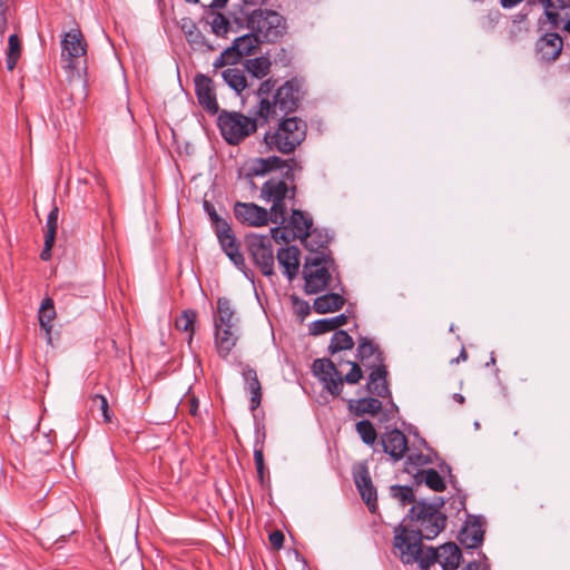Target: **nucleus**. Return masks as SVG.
I'll return each mask as SVG.
<instances>
[{
	"mask_svg": "<svg viewBox=\"0 0 570 570\" xmlns=\"http://www.w3.org/2000/svg\"><path fill=\"white\" fill-rule=\"evenodd\" d=\"M259 42L263 41L254 31H252L249 33L235 38L233 41V47L238 52L239 57L243 58L244 56L250 55L253 50L257 48Z\"/></svg>",
	"mask_w": 570,
	"mask_h": 570,
	"instance_id": "obj_34",
	"label": "nucleus"
},
{
	"mask_svg": "<svg viewBox=\"0 0 570 570\" xmlns=\"http://www.w3.org/2000/svg\"><path fill=\"white\" fill-rule=\"evenodd\" d=\"M53 243H55V239H51L49 242V237L45 236V247H43V249L40 253V258L42 261H48L50 258V256H51V248L53 246Z\"/></svg>",
	"mask_w": 570,
	"mask_h": 570,
	"instance_id": "obj_53",
	"label": "nucleus"
},
{
	"mask_svg": "<svg viewBox=\"0 0 570 570\" xmlns=\"http://www.w3.org/2000/svg\"><path fill=\"white\" fill-rule=\"evenodd\" d=\"M443 505L444 500L440 497L433 502L417 501L410 508L406 517L414 523L415 529L404 522L395 527L393 549L404 564L415 562L416 556L423 548V540H433L445 529L446 515L441 511Z\"/></svg>",
	"mask_w": 570,
	"mask_h": 570,
	"instance_id": "obj_1",
	"label": "nucleus"
},
{
	"mask_svg": "<svg viewBox=\"0 0 570 570\" xmlns=\"http://www.w3.org/2000/svg\"><path fill=\"white\" fill-rule=\"evenodd\" d=\"M357 357L366 367L383 364L382 353L380 352L379 346L367 337H360Z\"/></svg>",
	"mask_w": 570,
	"mask_h": 570,
	"instance_id": "obj_23",
	"label": "nucleus"
},
{
	"mask_svg": "<svg viewBox=\"0 0 570 570\" xmlns=\"http://www.w3.org/2000/svg\"><path fill=\"white\" fill-rule=\"evenodd\" d=\"M287 179L272 177L266 180L261 188V198L267 203H272L269 210L271 222L283 225L286 222L287 206L286 199H294L296 186L287 185Z\"/></svg>",
	"mask_w": 570,
	"mask_h": 570,
	"instance_id": "obj_5",
	"label": "nucleus"
},
{
	"mask_svg": "<svg viewBox=\"0 0 570 570\" xmlns=\"http://www.w3.org/2000/svg\"><path fill=\"white\" fill-rule=\"evenodd\" d=\"M345 304V298L336 293H327L315 298L313 308L318 314L334 313Z\"/></svg>",
	"mask_w": 570,
	"mask_h": 570,
	"instance_id": "obj_27",
	"label": "nucleus"
},
{
	"mask_svg": "<svg viewBox=\"0 0 570 570\" xmlns=\"http://www.w3.org/2000/svg\"><path fill=\"white\" fill-rule=\"evenodd\" d=\"M274 170H281L282 176L294 183L296 173L303 170L302 163L295 158L283 159L278 156H269L266 158H256L252 161L247 176H263Z\"/></svg>",
	"mask_w": 570,
	"mask_h": 570,
	"instance_id": "obj_11",
	"label": "nucleus"
},
{
	"mask_svg": "<svg viewBox=\"0 0 570 570\" xmlns=\"http://www.w3.org/2000/svg\"><path fill=\"white\" fill-rule=\"evenodd\" d=\"M235 311L232 307L230 301L226 297L217 299V316L215 317V325L230 327L236 325Z\"/></svg>",
	"mask_w": 570,
	"mask_h": 570,
	"instance_id": "obj_30",
	"label": "nucleus"
},
{
	"mask_svg": "<svg viewBox=\"0 0 570 570\" xmlns=\"http://www.w3.org/2000/svg\"><path fill=\"white\" fill-rule=\"evenodd\" d=\"M351 365L350 372L343 377L336 368L333 361L328 358H317L313 363V372L323 383L326 391L332 395L338 396L343 390V383L357 384L362 379L361 366L356 362H347Z\"/></svg>",
	"mask_w": 570,
	"mask_h": 570,
	"instance_id": "obj_6",
	"label": "nucleus"
},
{
	"mask_svg": "<svg viewBox=\"0 0 570 570\" xmlns=\"http://www.w3.org/2000/svg\"><path fill=\"white\" fill-rule=\"evenodd\" d=\"M254 461L256 465V471L261 481L264 479L265 464H264V454L263 446H255L254 449Z\"/></svg>",
	"mask_w": 570,
	"mask_h": 570,
	"instance_id": "obj_49",
	"label": "nucleus"
},
{
	"mask_svg": "<svg viewBox=\"0 0 570 570\" xmlns=\"http://www.w3.org/2000/svg\"><path fill=\"white\" fill-rule=\"evenodd\" d=\"M237 340V325H230V327L215 325V344L219 356L227 357Z\"/></svg>",
	"mask_w": 570,
	"mask_h": 570,
	"instance_id": "obj_20",
	"label": "nucleus"
},
{
	"mask_svg": "<svg viewBox=\"0 0 570 570\" xmlns=\"http://www.w3.org/2000/svg\"><path fill=\"white\" fill-rule=\"evenodd\" d=\"M240 57L236 49L232 46L227 47L213 63L214 69H220L228 65H236L240 61Z\"/></svg>",
	"mask_w": 570,
	"mask_h": 570,
	"instance_id": "obj_42",
	"label": "nucleus"
},
{
	"mask_svg": "<svg viewBox=\"0 0 570 570\" xmlns=\"http://www.w3.org/2000/svg\"><path fill=\"white\" fill-rule=\"evenodd\" d=\"M188 45L193 50L214 51L216 48L210 45L199 29L186 37Z\"/></svg>",
	"mask_w": 570,
	"mask_h": 570,
	"instance_id": "obj_43",
	"label": "nucleus"
},
{
	"mask_svg": "<svg viewBox=\"0 0 570 570\" xmlns=\"http://www.w3.org/2000/svg\"><path fill=\"white\" fill-rule=\"evenodd\" d=\"M522 1L523 0H500V3L503 8H513Z\"/></svg>",
	"mask_w": 570,
	"mask_h": 570,
	"instance_id": "obj_55",
	"label": "nucleus"
},
{
	"mask_svg": "<svg viewBox=\"0 0 570 570\" xmlns=\"http://www.w3.org/2000/svg\"><path fill=\"white\" fill-rule=\"evenodd\" d=\"M6 66L9 71H12L21 56V41L18 35L12 33L8 39V50L6 53Z\"/></svg>",
	"mask_w": 570,
	"mask_h": 570,
	"instance_id": "obj_37",
	"label": "nucleus"
},
{
	"mask_svg": "<svg viewBox=\"0 0 570 570\" xmlns=\"http://www.w3.org/2000/svg\"><path fill=\"white\" fill-rule=\"evenodd\" d=\"M228 0H213L210 7L213 8H224L227 4Z\"/></svg>",
	"mask_w": 570,
	"mask_h": 570,
	"instance_id": "obj_56",
	"label": "nucleus"
},
{
	"mask_svg": "<svg viewBox=\"0 0 570 570\" xmlns=\"http://www.w3.org/2000/svg\"><path fill=\"white\" fill-rule=\"evenodd\" d=\"M247 248L255 265L265 276L274 275V250L269 235L252 234L247 237Z\"/></svg>",
	"mask_w": 570,
	"mask_h": 570,
	"instance_id": "obj_12",
	"label": "nucleus"
},
{
	"mask_svg": "<svg viewBox=\"0 0 570 570\" xmlns=\"http://www.w3.org/2000/svg\"><path fill=\"white\" fill-rule=\"evenodd\" d=\"M348 317L345 314H340L334 317L317 320L311 324L309 331L312 335H321L332 331L347 323Z\"/></svg>",
	"mask_w": 570,
	"mask_h": 570,
	"instance_id": "obj_28",
	"label": "nucleus"
},
{
	"mask_svg": "<svg viewBox=\"0 0 570 570\" xmlns=\"http://www.w3.org/2000/svg\"><path fill=\"white\" fill-rule=\"evenodd\" d=\"M454 400L460 403V404H463L464 403V396L462 394H459V393H455L453 395Z\"/></svg>",
	"mask_w": 570,
	"mask_h": 570,
	"instance_id": "obj_61",
	"label": "nucleus"
},
{
	"mask_svg": "<svg viewBox=\"0 0 570 570\" xmlns=\"http://www.w3.org/2000/svg\"><path fill=\"white\" fill-rule=\"evenodd\" d=\"M381 443L383 451L389 454L393 461L403 459L407 451V439L405 434L397 429L386 431L381 438Z\"/></svg>",
	"mask_w": 570,
	"mask_h": 570,
	"instance_id": "obj_19",
	"label": "nucleus"
},
{
	"mask_svg": "<svg viewBox=\"0 0 570 570\" xmlns=\"http://www.w3.org/2000/svg\"><path fill=\"white\" fill-rule=\"evenodd\" d=\"M484 531L478 520L465 524L459 534L460 542L466 549H475L483 542Z\"/></svg>",
	"mask_w": 570,
	"mask_h": 570,
	"instance_id": "obj_26",
	"label": "nucleus"
},
{
	"mask_svg": "<svg viewBox=\"0 0 570 570\" xmlns=\"http://www.w3.org/2000/svg\"><path fill=\"white\" fill-rule=\"evenodd\" d=\"M318 235H316L315 237H313V244H316V243H320L321 240H323L324 238H326L328 240V237L327 235H323L321 232H317Z\"/></svg>",
	"mask_w": 570,
	"mask_h": 570,
	"instance_id": "obj_58",
	"label": "nucleus"
},
{
	"mask_svg": "<svg viewBox=\"0 0 570 570\" xmlns=\"http://www.w3.org/2000/svg\"><path fill=\"white\" fill-rule=\"evenodd\" d=\"M462 570H479V564L473 561L468 563Z\"/></svg>",
	"mask_w": 570,
	"mask_h": 570,
	"instance_id": "obj_59",
	"label": "nucleus"
},
{
	"mask_svg": "<svg viewBox=\"0 0 570 570\" xmlns=\"http://www.w3.org/2000/svg\"><path fill=\"white\" fill-rule=\"evenodd\" d=\"M234 215L239 222L249 226H264L271 219L269 213L254 203H236Z\"/></svg>",
	"mask_w": 570,
	"mask_h": 570,
	"instance_id": "obj_18",
	"label": "nucleus"
},
{
	"mask_svg": "<svg viewBox=\"0 0 570 570\" xmlns=\"http://www.w3.org/2000/svg\"><path fill=\"white\" fill-rule=\"evenodd\" d=\"M563 48V40L557 32H547L535 42V57L540 62L556 61Z\"/></svg>",
	"mask_w": 570,
	"mask_h": 570,
	"instance_id": "obj_15",
	"label": "nucleus"
},
{
	"mask_svg": "<svg viewBox=\"0 0 570 570\" xmlns=\"http://www.w3.org/2000/svg\"><path fill=\"white\" fill-rule=\"evenodd\" d=\"M195 94L199 105L210 115H216L219 110L214 85L208 76L198 73L195 76Z\"/></svg>",
	"mask_w": 570,
	"mask_h": 570,
	"instance_id": "obj_16",
	"label": "nucleus"
},
{
	"mask_svg": "<svg viewBox=\"0 0 570 570\" xmlns=\"http://www.w3.org/2000/svg\"><path fill=\"white\" fill-rule=\"evenodd\" d=\"M55 317L56 308L53 299L51 297H45L38 311V318L40 327L46 331L49 337L52 328V321L55 320Z\"/></svg>",
	"mask_w": 570,
	"mask_h": 570,
	"instance_id": "obj_33",
	"label": "nucleus"
},
{
	"mask_svg": "<svg viewBox=\"0 0 570 570\" xmlns=\"http://www.w3.org/2000/svg\"><path fill=\"white\" fill-rule=\"evenodd\" d=\"M180 28H181V31L184 32L185 38L198 29L196 23L191 19H188V18L183 19V21L180 22Z\"/></svg>",
	"mask_w": 570,
	"mask_h": 570,
	"instance_id": "obj_52",
	"label": "nucleus"
},
{
	"mask_svg": "<svg viewBox=\"0 0 570 570\" xmlns=\"http://www.w3.org/2000/svg\"><path fill=\"white\" fill-rule=\"evenodd\" d=\"M242 375L245 381V389L250 394V410L255 411L262 402V385L257 372L253 367L245 365Z\"/></svg>",
	"mask_w": 570,
	"mask_h": 570,
	"instance_id": "obj_25",
	"label": "nucleus"
},
{
	"mask_svg": "<svg viewBox=\"0 0 570 570\" xmlns=\"http://www.w3.org/2000/svg\"><path fill=\"white\" fill-rule=\"evenodd\" d=\"M209 24L213 33H215L217 37H227L228 33L233 31V26L228 18L219 12L212 14Z\"/></svg>",
	"mask_w": 570,
	"mask_h": 570,
	"instance_id": "obj_40",
	"label": "nucleus"
},
{
	"mask_svg": "<svg viewBox=\"0 0 570 570\" xmlns=\"http://www.w3.org/2000/svg\"><path fill=\"white\" fill-rule=\"evenodd\" d=\"M355 429L363 443L367 445H373L375 443L377 433L371 421L361 420L356 423Z\"/></svg>",
	"mask_w": 570,
	"mask_h": 570,
	"instance_id": "obj_41",
	"label": "nucleus"
},
{
	"mask_svg": "<svg viewBox=\"0 0 570 570\" xmlns=\"http://www.w3.org/2000/svg\"><path fill=\"white\" fill-rule=\"evenodd\" d=\"M371 373L368 375L367 391L379 397H386L390 395V389L387 385V370L384 364L370 367Z\"/></svg>",
	"mask_w": 570,
	"mask_h": 570,
	"instance_id": "obj_22",
	"label": "nucleus"
},
{
	"mask_svg": "<svg viewBox=\"0 0 570 570\" xmlns=\"http://www.w3.org/2000/svg\"><path fill=\"white\" fill-rule=\"evenodd\" d=\"M301 252L296 246L281 248L277 252L278 264L284 268V274L289 281L294 279L299 269Z\"/></svg>",
	"mask_w": 570,
	"mask_h": 570,
	"instance_id": "obj_21",
	"label": "nucleus"
},
{
	"mask_svg": "<svg viewBox=\"0 0 570 570\" xmlns=\"http://www.w3.org/2000/svg\"><path fill=\"white\" fill-rule=\"evenodd\" d=\"M382 402L374 397L350 400L348 409L355 415L361 416L364 414L375 415L380 412Z\"/></svg>",
	"mask_w": 570,
	"mask_h": 570,
	"instance_id": "obj_29",
	"label": "nucleus"
},
{
	"mask_svg": "<svg viewBox=\"0 0 570 570\" xmlns=\"http://www.w3.org/2000/svg\"><path fill=\"white\" fill-rule=\"evenodd\" d=\"M87 43L79 28L65 32L61 39V61L69 81L80 79L86 72Z\"/></svg>",
	"mask_w": 570,
	"mask_h": 570,
	"instance_id": "obj_4",
	"label": "nucleus"
},
{
	"mask_svg": "<svg viewBox=\"0 0 570 570\" xmlns=\"http://www.w3.org/2000/svg\"><path fill=\"white\" fill-rule=\"evenodd\" d=\"M562 29L570 33V19L564 22Z\"/></svg>",
	"mask_w": 570,
	"mask_h": 570,
	"instance_id": "obj_62",
	"label": "nucleus"
},
{
	"mask_svg": "<svg viewBox=\"0 0 570 570\" xmlns=\"http://www.w3.org/2000/svg\"><path fill=\"white\" fill-rule=\"evenodd\" d=\"M390 494L393 499L397 500L403 507L407 504L413 505L416 502L413 489L409 485H391Z\"/></svg>",
	"mask_w": 570,
	"mask_h": 570,
	"instance_id": "obj_38",
	"label": "nucleus"
},
{
	"mask_svg": "<svg viewBox=\"0 0 570 570\" xmlns=\"http://www.w3.org/2000/svg\"><path fill=\"white\" fill-rule=\"evenodd\" d=\"M272 242L275 243H289L293 239H296V235L293 233V230L288 226H277L271 228V236Z\"/></svg>",
	"mask_w": 570,
	"mask_h": 570,
	"instance_id": "obj_45",
	"label": "nucleus"
},
{
	"mask_svg": "<svg viewBox=\"0 0 570 570\" xmlns=\"http://www.w3.org/2000/svg\"><path fill=\"white\" fill-rule=\"evenodd\" d=\"M292 301L295 313L301 317V320H304L311 312L309 304L306 301L301 299L296 296H293Z\"/></svg>",
	"mask_w": 570,
	"mask_h": 570,
	"instance_id": "obj_47",
	"label": "nucleus"
},
{
	"mask_svg": "<svg viewBox=\"0 0 570 570\" xmlns=\"http://www.w3.org/2000/svg\"><path fill=\"white\" fill-rule=\"evenodd\" d=\"M90 409H91V411L99 410L106 422L111 421V413L109 410V404H108L107 399L104 395H101V394L92 395L90 397Z\"/></svg>",
	"mask_w": 570,
	"mask_h": 570,
	"instance_id": "obj_44",
	"label": "nucleus"
},
{
	"mask_svg": "<svg viewBox=\"0 0 570 570\" xmlns=\"http://www.w3.org/2000/svg\"><path fill=\"white\" fill-rule=\"evenodd\" d=\"M268 540H269L271 546L275 550H279L284 544V534L282 531L275 530L269 533Z\"/></svg>",
	"mask_w": 570,
	"mask_h": 570,
	"instance_id": "obj_51",
	"label": "nucleus"
},
{
	"mask_svg": "<svg viewBox=\"0 0 570 570\" xmlns=\"http://www.w3.org/2000/svg\"><path fill=\"white\" fill-rule=\"evenodd\" d=\"M258 121L262 119H258L257 116L247 117L242 112L227 110H222L217 118L220 134L229 145H238L254 134L257 130Z\"/></svg>",
	"mask_w": 570,
	"mask_h": 570,
	"instance_id": "obj_7",
	"label": "nucleus"
},
{
	"mask_svg": "<svg viewBox=\"0 0 570 570\" xmlns=\"http://www.w3.org/2000/svg\"><path fill=\"white\" fill-rule=\"evenodd\" d=\"M353 478L362 500L367 505L368 510L374 513L377 508V493L367 466L360 464L354 470Z\"/></svg>",
	"mask_w": 570,
	"mask_h": 570,
	"instance_id": "obj_14",
	"label": "nucleus"
},
{
	"mask_svg": "<svg viewBox=\"0 0 570 570\" xmlns=\"http://www.w3.org/2000/svg\"><path fill=\"white\" fill-rule=\"evenodd\" d=\"M327 264L328 257L325 249L311 252V255L306 257L303 269L306 294H317L328 286L331 273Z\"/></svg>",
	"mask_w": 570,
	"mask_h": 570,
	"instance_id": "obj_8",
	"label": "nucleus"
},
{
	"mask_svg": "<svg viewBox=\"0 0 570 570\" xmlns=\"http://www.w3.org/2000/svg\"><path fill=\"white\" fill-rule=\"evenodd\" d=\"M246 71L256 79H262L269 73L271 60L267 57L261 56L253 59H247L245 63Z\"/></svg>",
	"mask_w": 570,
	"mask_h": 570,
	"instance_id": "obj_35",
	"label": "nucleus"
},
{
	"mask_svg": "<svg viewBox=\"0 0 570 570\" xmlns=\"http://www.w3.org/2000/svg\"><path fill=\"white\" fill-rule=\"evenodd\" d=\"M415 482L417 484L424 482L431 490L442 492L446 485L444 479L435 469L421 470L415 474Z\"/></svg>",
	"mask_w": 570,
	"mask_h": 570,
	"instance_id": "obj_32",
	"label": "nucleus"
},
{
	"mask_svg": "<svg viewBox=\"0 0 570 570\" xmlns=\"http://www.w3.org/2000/svg\"><path fill=\"white\" fill-rule=\"evenodd\" d=\"M466 358H468V353H466L465 348L463 347L461 350L459 356L455 360H453L452 362L459 363L461 361H466Z\"/></svg>",
	"mask_w": 570,
	"mask_h": 570,
	"instance_id": "obj_57",
	"label": "nucleus"
},
{
	"mask_svg": "<svg viewBox=\"0 0 570 570\" xmlns=\"http://www.w3.org/2000/svg\"><path fill=\"white\" fill-rule=\"evenodd\" d=\"M196 320L197 313L194 309H186L176 318L175 326L178 331L189 333L191 340Z\"/></svg>",
	"mask_w": 570,
	"mask_h": 570,
	"instance_id": "obj_39",
	"label": "nucleus"
},
{
	"mask_svg": "<svg viewBox=\"0 0 570 570\" xmlns=\"http://www.w3.org/2000/svg\"><path fill=\"white\" fill-rule=\"evenodd\" d=\"M495 355H494V352L491 353L490 355V360L485 363V366L489 367V366H494L495 365Z\"/></svg>",
	"mask_w": 570,
	"mask_h": 570,
	"instance_id": "obj_60",
	"label": "nucleus"
},
{
	"mask_svg": "<svg viewBox=\"0 0 570 570\" xmlns=\"http://www.w3.org/2000/svg\"><path fill=\"white\" fill-rule=\"evenodd\" d=\"M181 406L187 407V411L191 416H199V401L195 395L186 396V399L181 402Z\"/></svg>",
	"mask_w": 570,
	"mask_h": 570,
	"instance_id": "obj_48",
	"label": "nucleus"
},
{
	"mask_svg": "<svg viewBox=\"0 0 570 570\" xmlns=\"http://www.w3.org/2000/svg\"><path fill=\"white\" fill-rule=\"evenodd\" d=\"M276 81L273 79L264 80L257 90L258 102L254 108V115L265 124L272 117H277L278 112L291 114L298 108L303 98V83L293 78L279 86L273 95V100L268 98L273 91Z\"/></svg>",
	"mask_w": 570,
	"mask_h": 570,
	"instance_id": "obj_2",
	"label": "nucleus"
},
{
	"mask_svg": "<svg viewBox=\"0 0 570 570\" xmlns=\"http://www.w3.org/2000/svg\"><path fill=\"white\" fill-rule=\"evenodd\" d=\"M307 124L296 116L282 119L277 127L264 135V142L271 150L293 153L306 138Z\"/></svg>",
	"mask_w": 570,
	"mask_h": 570,
	"instance_id": "obj_3",
	"label": "nucleus"
},
{
	"mask_svg": "<svg viewBox=\"0 0 570 570\" xmlns=\"http://www.w3.org/2000/svg\"><path fill=\"white\" fill-rule=\"evenodd\" d=\"M461 560L462 552L460 548L454 542H448L438 548H421L414 563H417L424 570L435 562L440 563L444 570H455L460 567Z\"/></svg>",
	"mask_w": 570,
	"mask_h": 570,
	"instance_id": "obj_10",
	"label": "nucleus"
},
{
	"mask_svg": "<svg viewBox=\"0 0 570 570\" xmlns=\"http://www.w3.org/2000/svg\"><path fill=\"white\" fill-rule=\"evenodd\" d=\"M549 22L558 27L560 21L570 19V0H543Z\"/></svg>",
	"mask_w": 570,
	"mask_h": 570,
	"instance_id": "obj_24",
	"label": "nucleus"
},
{
	"mask_svg": "<svg viewBox=\"0 0 570 570\" xmlns=\"http://www.w3.org/2000/svg\"><path fill=\"white\" fill-rule=\"evenodd\" d=\"M353 346L354 341L352 336L346 331L338 330L335 331L331 338L328 351L331 354H335L344 350H351Z\"/></svg>",
	"mask_w": 570,
	"mask_h": 570,
	"instance_id": "obj_36",
	"label": "nucleus"
},
{
	"mask_svg": "<svg viewBox=\"0 0 570 570\" xmlns=\"http://www.w3.org/2000/svg\"><path fill=\"white\" fill-rule=\"evenodd\" d=\"M58 207H53L50 213L48 214V217H47V223H46V234L45 236L46 237H49V242L51 239H55L56 238V233H57V224H58Z\"/></svg>",
	"mask_w": 570,
	"mask_h": 570,
	"instance_id": "obj_46",
	"label": "nucleus"
},
{
	"mask_svg": "<svg viewBox=\"0 0 570 570\" xmlns=\"http://www.w3.org/2000/svg\"><path fill=\"white\" fill-rule=\"evenodd\" d=\"M218 226V233L216 235L224 253L237 268L243 269L245 267V258L239 250V244L236 242L229 224L220 223Z\"/></svg>",
	"mask_w": 570,
	"mask_h": 570,
	"instance_id": "obj_17",
	"label": "nucleus"
},
{
	"mask_svg": "<svg viewBox=\"0 0 570 570\" xmlns=\"http://www.w3.org/2000/svg\"><path fill=\"white\" fill-rule=\"evenodd\" d=\"M0 4H2L3 11H8L7 0H0Z\"/></svg>",
	"mask_w": 570,
	"mask_h": 570,
	"instance_id": "obj_63",
	"label": "nucleus"
},
{
	"mask_svg": "<svg viewBox=\"0 0 570 570\" xmlns=\"http://www.w3.org/2000/svg\"><path fill=\"white\" fill-rule=\"evenodd\" d=\"M248 28L254 31L262 41L275 42L286 31V21L273 10H254L247 20Z\"/></svg>",
	"mask_w": 570,
	"mask_h": 570,
	"instance_id": "obj_9",
	"label": "nucleus"
},
{
	"mask_svg": "<svg viewBox=\"0 0 570 570\" xmlns=\"http://www.w3.org/2000/svg\"><path fill=\"white\" fill-rule=\"evenodd\" d=\"M288 224L293 233L296 235V237H298L303 242L304 246L309 252H317V249H326V238H324L320 243L313 244V237H315L318 234L316 229L311 230L313 226V220L311 217L306 216L302 210L293 209Z\"/></svg>",
	"mask_w": 570,
	"mask_h": 570,
	"instance_id": "obj_13",
	"label": "nucleus"
},
{
	"mask_svg": "<svg viewBox=\"0 0 570 570\" xmlns=\"http://www.w3.org/2000/svg\"><path fill=\"white\" fill-rule=\"evenodd\" d=\"M204 207H205L206 212L208 213L210 220H212L213 225L215 226L216 234H217L218 227H219L218 225H220V223H227V222L218 216L214 206L210 203L205 202Z\"/></svg>",
	"mask_w": 570,
	"mask_h": 570,
	"instance_id": "obj_50",
	"label": "nucleus"
},
{
	"mask_svg": "<svg viewBox=\"0 0 570 570\" xmlns=\"http://www.w3.org/2000/svg\"><path fill=\"white\" fill-rule=\"evenodd\" d=\"M8 28L7 11H3L2 4H0V36H2Z\"/></svg>",
	"mask_w": 570,
	"mask_h": 570,
	"instance_id": "obj_54",
	"label": "nucleus"
},
{
	"mask_svg": "<svg viewBox=\"0 0 570 570\" xmlns=\"http://www.w3.org/2000/svg\"><path fill=\"white\" fill-rule=\"evenodd\" d=\"M222 77L226 85L237 94H240L249 86L245 70L239 68H227L222 72Z\"/></svg>",
	"mask_w": 570,
	"mask_h": 570,
	"instance_id": "obj_31",
	"label": "nucleus"
}]
</instances>
